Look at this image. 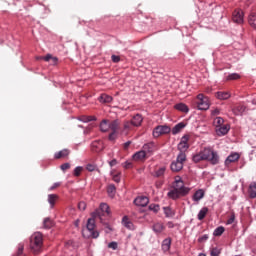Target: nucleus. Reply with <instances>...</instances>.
I'll return each mask as SVG.
<instances>
[{
  "instance_id": "obj_1",
  "label": "nucleus",
  "mask_w": 256,
  "mask_h": 256,
  "mask_svg": "<svg viewBox=\"0 0 256 256\" xmlns=\"http://www.w3.org/2000/svg\"><path fill=\"white\" fill-rule=\"evenodd\" d=\"M189 191H191V188L185 187L183 180L179 176H176L171 190L167 193V197L173 199V201H177V199L189 195Z\"/></svg>"
},
{
  "instance_id": "obj_2",
  "label": "nucleus",
  "mask_w": 256,
  "mask_h": 256,
  "mask_svg": "<svg viewBox=\"0 0 256 256\" xmlns=\"http://www.w3.org/2000/svg\"><path fill=\"white\" fill-rule=\"evenodd\" d=\"M193 163L209 161L212 165H218L219 155L211 148H204L192 156Z\"/></svg>"
},
{
  "instance_id": "obj_3",
  "label": "nucleus",
  "mask_w": 256,
  "mask_h": 256,
  "mask_svg": "<svg viewBox=\"0 0 256 256\" xmlns=\"http://www.w3.org/2000/svg\"><path fill=\"white\" fill-rule=\"evenodd\" d=\"M109 215H111V211L109 210V205L105 203L100 204V209L93 213V217L99 219L100 223H102L107 229L106 233L113 231L111 226H109V223L106 222Z\"/></svg>"
},
{
  "instance_id": "obj_4",
  "label": "nucleus",
  "mask_w": 256,
  "mask_h": 256,
  "mask_svg": "<svg viewBox=\"0 0 256 256\" xmlns=\"http://www.w3.org/2000/svg\"><path fill=\"white\" fill-rule=\"evenodd\" d=\"M30 248L37 255L43 249V234L36 232L30 238Z\"/></svg>"
},
{
  "instance_id": "obj_5",
  "label": "nucleus",
  "mask_w": 256,
  "mask_h": 256,
  "mask_svg": "<svg viewBox=\"0 0 256 256\" xmlns=\"http://www.w3.org/2000/svg\"><path fill=\"white\" fill-rule=\"evenodd\" d=\"M95 219L97 218L94 217L88 219L86 228L82 230L83 237H92V239H97V237H99V231L95 230Z\"/></svg>"
},
{
  "instance_id": "obj_6",
  "label": "nucleus",
  "mask_w": 256,
  "mask_h": 256,
  "mask_svg": "<svg viewBox=\"0 0 256 256\" xmlns=\"http://www.w3.org/2000/svg\"><path fill=\"white\" fill-rule=\"evenodd\" d=\"M195 103L197 105V109L200 111H207L209 107L211 106V103L209 102V97L204 96L203 94H198L196 96Z\"/></svg>"
},
{
  "instance_id": "obj_7",
  "label": "nucleus",
  "mask_w": 256,
  "mask_h": 256,
  "mask_svg": "<svg viewBox=\"0 0 256 256\" xmlns=\"http://www.w3.org/2000/svg\"><path fill=\"white\" fill-rule=\"evenodd\" d=\"M185 161H187V155L185 153H179L176 161L171 163V170L174 171V173H178V171L183 169Z\"/></svg>"
},
{
  "instance_id": "obj_8",
  "label": "nucleus",
  "mask_w": 256,
  "mask_h": 256,
  "mask_svg": "<svg viewBox=\"0 0 256 256\" xmlns=\"http://www.w3.org/2000/svg\"><path fill=\"white\" fill-rule=\"evenodd\" d=\"M109 131H111L109 134V141H115L117 138V131H119V121H109Z\"/></svg>"
},
{
  "instance_id": "obj_9",
  "label": "nucleus",
  "mask_w": 256,
  "mask_h": 256,
  "mask_svg": "<svg viewBox=\"0 0 256 256\" xmlns=\"http://www.w3.org/2000/svg\"><path fill=\"white\" fill-rule=\"evenodd\" d=\"M168 133H171V127L166 125H159L153 130V137H161V135H168Z\"/></svg>"
},
{
  "instance_id": "obj_10",
  "label": "nucleus",
  "mask_w": 256,
  "mask_h": 256,
  "mask_svg": "<svg viewBox=\"0 0 256 256\" xmlns=\"http://www.w3.org/2000/svg\"><path fill=\"white\" fill-rule=\"evenodd\" d=\"M142 149L146 154L151 155L157 151V144L155 142H148L143 145Z\"/></svg>"
},
{
  "instance_id": "obj_11",
  "label": "nucleus",
  "mask_w": 256,
  "mask_h": 256,
  "mask_svg": "<svg viewBox=\"0 0 256 256\" xmlns=\"http://www.w3.org/2000/svg\"><path fill=\"white\" fill-rule=\"evenodd\" d=\"M134 204L138 207H147L149 205V198L147 196H138L134 200Z\"/></svg>"
},
{
  "instance_id": "obj_12",
  "label": "nucleus",
  "mask_w": 256,
  "mask_h": 256,
  "mask_svg": "<svg viewBox=\"0 0 256 256\" xmlns=\"http://www.w3.org/2000/svg\"><path fill=\"white\" fill-rule=\"evenodd\" d=\"M92 151L94 153H101V151H103V149H105V147L103 146V141L101 140H96L94 142H92Z\"/></svg>"
},
{
  "instance_id": "obj_13",
  "label": "nucleus",
  "mask_w": 256,
  "mask_h": 256,
  "mask_svg": "<svg viewBox=\"0 0 256 256\" xmlns=\"http://www.w3.org/2000/svg\"><path fill=\"white\" fill-rule=\"evenodd\" d=\"M240 158H241V155H239V153L237 152H234L227 157V159L225 160V165H231V163H237V161H239Z\"/></svg>"
},
{
  "instance_id": "obj_14",
  "label": "nucleus",
  "mask_w": 256,
  "mask_h": 256,
  "mask_svg": "<svg viewBox=\"0 0 256 256\" xmlns=\"http://www.w3.org/2000/svg\"><path fill=\"white\" fill-rule=\"evenodd\" d=\"M232 20L234 21V23H238V24L243 23V11L235 10L233 12Z\"/></svg>"
},
{
  "instance_id": "obj_15",
  "label": "nucleus",
  "mask_w": 256,
  "mask_h": 256,
  "mask_svg": "<svg viewBox=\"0 0 256 256\" xmlns=\"http://www.w3.org/2000/svg\"><path fill=\"white\" fill-rule=\"evenodd\" d=\"M147 157H148V154L145 153L144 150L142 149L133 155V160L134 161H145V159H147Z\"/></svg>"
},
{
  "instance_id": "obj_16",
  "label": "nucleus",
  "mask_w": 256,
  "mask_h": 256,
  "mask_svg": "<svg viewBox=\"0 0 256 256\" xmlns=\"http://www.w3.org/2000/svg\"><path fill=\"white\" fill-rule=\"evenodd\" d=\"M203 197H205V191L203 189H199L193 194L192 199L195 203H199Z\"/></svg>"
},
{
  "instance_id": "obj_17",
  "label": "nucleus",
  "mask_w": 256,
  "mask_h": 256,
  "mask_svg": "<svg viewBox=\"0 0 256 256\" xmlns=\"http://www.w3.org/2000/svg\"><path fill=\"white\" fill-rule=\"evenodd\" d=\"M215 97L220 101H226V99H229L231 97V93L225 92V91H219V92H216Z\"/></svg>"
},
{
  "instance_id": "obj_18",
  "label": "nucleus",
  "mask_w": 256,
  "mask_h": 256,
  "mask_svg": "<svg viewBox=\"0 0 256 256\" xmlns=\"http://www.w3.org/2000/svg\"><path fill=\"white\" fill-rule=\"evenodd\" d=\"M152 229L156 235H161V232L165 231V225L161 222H157L152 226Z\"/></svg>"
},
{
  "instance_id": "obj_19",
  "label": "nucleus",
  "mask_w": 256,
  "mask_h": 256,
  "mask_svg": "<svg viewBox=\"0 0 256 256\" xmlns=\"http://www.w3.org/2000/svg\"><path fill=\"white\" fill-rule=\"evenodd\" d=\"M248 195L250 199L256 198V182H251L248 188Z\"/></svg>"
},
{
  "instance_id": "obj_20",
  "label": "nucleus",
  "mask_w": 256,
  "mask_h": 256,
  "mask_svg": "<svg viewBox=\"0 0 256 256\" xmlns=\"http://www.w3.org/2000/svg\"><path fill=\"white\" fill-rule=\"evenodd\" d=\"M185 123H183V122H180V123H178V124H176L173 128H172V130H171V132H172V134L173 135H177V134H179V133H181V131H183V129H185Z\"/></svg>"
},
{
  "instance_id": "obj_21",
  "label": "nucleus",
  "mask_w": 256,
  "mask_h": 256,
  "mask_svg": "<svg viewBox=\"0 0 256 256\" xmlns=\"http://www.w3.org/2000/svg\"><path fill=\"white\" fill-rule=\"evenodd\" d=\"M216 133L220 137L223 135H227L229 133V126L227 125L218 126V128H216Z\"/></svg>"
},
{
  "instance_id": "obj_22",
  "label": "nucleus",
  "mask_w": 256,
  "mask_h": 256,
  "mask_svg": "<svg viewBox=\"0 0 256 256\" xmlns=\"http://www.w3.org/2000/svg\"><path fill=\"white\" fill-rule=\"evenodd\" d=\"M130 121L135 127H140L141 123H143V116L136 114Z\"/></svg>"
},
{
  "instance_id": "obj_23",
  "label": "nucleus",
  "mask_w": 256,
  "mask_h": 256,
  "mask_svg": "<svg viewBox=\"0 0 256 256\" xmlns=\"http://www.w3.org/2000/svg\"><path fill=\"white\" fill-rule=\"evenodd\" d=\"M122 223H123L124 227H126V229H130V230L135 229V226L133 225V222H131L129 220V217H127V216L123 217Z\"/></svg>"
},
{
  "instance_id": "obj_24",
  "label": "nucleus",
  "mask_w": 256,
  "mask_h": 256,
  "mask_svg": "<svg viewBox=\"0 0 256 256\" xmlns=\"http://www.w3.org/2000/svg\"><path fill=\"white\" fill-rule=\"evenodd\" d=\"M57 199H59V196L57 194L48 195V203H50L51 208L55 207V203H57Z\"/></svg>"
},
{
  "instance_id": "obj_25",
  "label": "nucleus",
  "mask_w": 256,
  "mask_h": 256,
  "mask_svg": "<svg viewBox=\"0 0 256 256\" xmlns=\"http://www.w3.org/2000/svg\"><path fill=\"white\" fill-rule=\"evenodd\" d=\"M169 249H171V240H170V238H166L162 242V250L164 251V253H167V251H169Z\"/></svg>"
},
{
  "instance_id": "obj_26",
  "label": "nucleus",
  "mask_w": 256,
  "mask_h": 256,
  "mask_svg": "<svg viewBox=\"0 0 256 256\" xmlns=\"http://www.w3.org/2000/svg\"><path fill=\"white\" fill-rule=\"evenodd\" d=\"M98 101H100V103H111V101H113V97H111L110 95H107V94H102L98 98Z\"/></svg>"
},
{
  "instance_id": "obj_27",
  "label": "nucleus",
  "mask_w": 256,
  "mask_h": 256,
  "mask_svg": "<svg viewBox=\"0 0 256 256\" xmlns=\"http://www.w3.org/2000/svg\"><path fill=\"white\" fill-rule=\"evenodd\" d=\"M167 168L165 166L156 168L154 171V177H163Z\"/></svg>"
},
{
  "instance_id": "obj_28",
  "label": "nucleus",
  "mask_w": 256,
  "mask_h": 256,
  "mask_svg": "<svg viewBox=\"0 0 256 256\" xmlns=\"http://www.w3.org/2000/svg\"><path fill=\"white\" fill-rule=\"evenodd\" d=\"M207 213H209V208L204 207L198 213V220L203 221L205 217H207Z\"/></svg>"
},
{
  "instance_id": "obj_29",
  "label": "nucleus",
  "mask_w": 256,
  "mask_h": 256,
  "mask_svg": "<svg viewBox=\"0 0 256 256\" xmlns=\"http://www.w3.org/2000/svg\"><path fill=\"white\" fill-rule=\"evenodd\" d=\"M133 129H135V126L131 120L124 122V131H126V133H129V131H133Z\"/></svg>"
},
{
  "instance_id": "obj_30",
  "label": "nucleus",
  "mask_w": 256,
  "mask_h": 256,
  "mask_svg": "<svg viewBox=\"0 0 256 256\" xmlns=\"http://www.w3.org/2000/svg\"><path fill=\"white\" fill-rule=\"evenodd\" d=\"M69 155V150L64 149L62 151L57 152L54 157L55 159H63L64 157H67Z\"/></svg>"
},
{
  "instance_id": "obj_31",
  "label": "nucleus",
  "mask_w": 256,
  "mask_h": 256,
  "mask_svg": "<svg viewBox=\"0 0 256 256\" xmlns=\"http://www.w3.org/2000/svg\"><path fill=\"white\" fill-rule=\"evenodd\" d=\"M175 109L182 111V113H189V107L183 103L176 104Z\"/></svg>"
},
{
  "instance_id": "obj_32",
  "label": "nucleus",
  "mask_w": 256,
  "mask_h": 256,
  "mask_svg": "<svg viewBox=\"0 0 256 256\" xmlns=\"http://www.w3.org/2000/svg\"><path fill=\"white\" fill-rule=\"evenodd\" d=\"M100 131L103 133H107V131H109V120H103L100 123Z\"/></svg>"
},
{
  "instance_id": "obj_33",
  "label": "nucleus",
  "mask_w": 256,
  "mask_h": 256,
  "mask_svg": "<svg viewBox=\"0 0 256 256\" xmlns=\"http://www.w3.org/2000/svg\"><path fill=\"white\" fill-rule=\"evenodd\" d=\"M164 215L166 217H175V210L171 209V207H164Z\"/></svg>"
},
{
  "instance_id": "obj_34",
  "label": "nucleus",
  "mask_w": 256,
  "mask_h": 256,
  "mask_svg": "<svg viewBox=\"0 0 256 256\" xmlns=\"http://www.w3.org/2000/svg\"><path fill=\"white\" fill-rule=\"evenodd\" d=\"M248 22L249 25L253 27V29H256V13L250 14Z\"/></svg>"
},
{
  "instance_id": "obj_35",
  "label": "nucleus",
  "mask_w": 256,
  "mask_h": 256,
  "mask_svg": "<svg viewBox=\"0 0 256 256\" xmlns=\"http://www.w3.org/2000/svg\"><path fill=\"white\" fill-rule=\"evenodd\" d=\"M223 123H225V120H223L222 117H216V118L214 119V121H213V125H214V127H216V129H217L218 127L223 126Z\"/></svg>"
},
{
  "instance_id": "obj_36",
  "label": "nucleus",
  "mask_w": 256,
  "mask_h": 256,
  "mask_svg": "<svg viewBox=\"0 0 256 256\" xmlns=\"http://www.w3.org/2000/svg\"><path fill=\"white\" fill-rule=\"evenodd\" d=\"M97 118L95 116H81L80 117V121H82V123H89L90 121H96Z\"/></svg>"
},
{
  "instance_id": "obj_37",
  "label": "nucleus",
  "mask_w": 256,
  "mask_h": 256,
  "mask_svg": "<svg viewBox=\"0 0 256 256\" xmlns=\"http://www.w3.org/2000/svg\"><path fill=\"white\" fill-rule=\"evenodd\" d=\"M222 233H225V227L219 226L218 228H216V229L214 230L213 235H214V237H221V234H222Z\"/></svg>"
},
{
  "instance_id": "obj_38",
  "label": "nucleus",
  "mask_w": 256,
  "mask_h": 256,
  "mask_svg": "<svg viewBox=\"0 0 256 256\" xmlns=\"http://www.w3.org/2000/svg\"><path fill=\"white\" fill-rule=\"evenodd\" d=\"M38 59H43L44 61H52L53 65L57 64V58H53V56H51V54L46 55L45 57H40Z\"/></svg>"
},
{
  "instance_id": "obj_39",
  "label": "nucleus",
  "mask_w": 256,
  "mask_h": 256,
  "mask_svg": "<svg viewBox=\"0 0 256 256\" xmlns=\"http://www.w3.org/2000/svg\"><path fill=\"white\" fill-rule=\"evenodd\" d=\"M237 79H241V75L237 73H232L227 76L226 81H237Z\"/></svg>"
},
{
  "instance_id": "obj_40",
  "label": "nucleus",
  "mask_w": 256,
  "mask_h": 256,
  "mask_svg": "<svg viewBox=\"0 0 256 256\" xmlns=\"http://www.w3.org/2000/svg\"><path fill=\"white\" fill-rule=\"evenodd\" d=\"M53 226V220L50 218H45L44 219V227L45 229H51V227Z\"/></svg>"
},
{
  "instance_id": "obj_41",
  "label": "nucleus",
  "mask_w": 256,
  "mask_h": 256,
  "mask_svg": "<svg viewBox=\"0 0 256 256\" xmlns=\"http://www.w3.org/2000/svg\"><path fill=\"white\" fill-rule=\"evenodd\" d=\"M187 149H189V145L183 144L181 142L178 144V150L180 151L179 153H185Z\"/></svg>"
},
{
  "instance_id": "obj_42",
  "label": "nucleus",
  "mask_w": 256,
  "mask_h": 256,
  "mask_svg": "<svg viewBox=\"0 0 256 256\" xmlns=\"http://www.w3.org/2000/svg\"><path fill=\"white\" fill-rule=\"evenodd\" d=\"M82 172H83V167L77 166V167L74 169L73 175H74V177H79Z\"/></svg>"
},
{
  "instance_id": "obj_43",
  "label": "nucleus",
  "mask_w": 256,
  "mask_h": 256,
  "mask_svg": "<svg viewBox=\"0 0 256 256\" xmlns=\"http://www.w3.org/2000/svg\"><path fill=\"white\" fill-rule=\"evenodd\" d=\"M115 191H116L115 185L108 186L107 193L108 195H110V197H113L115 195Z\"/></svg>"
},
{
  "instance_id": "obj_44",
  "label": "nucleus",
  "mask_w": 256,
  "mask_h": 256,
  "mask_svg": "<svg viewBox=\"0 0 256 256\" xmlns=\"http://www.w3.org/2000/svg\"><path fill=\"white\" fill-rule=\"evenodd\" d=\"M119 247V244L117 242H110L108 244L109 249H113V251H117V248Z\"/></svg>"
},
{
  "instance_id": "obj_45",
  "label": "nucleus",
  "mask_w": 256,
  "mask_h": 256,
  "mask_svg": "<svg viewBox=\"0 0 256 256\" xmlns=\"http://www.w3.org/2000/svg\"><path fill=\"white\" fill-rule=\"evenodd\" d=\"M180 143L184 144V145H189V135H184L181 140Z\"/></svg>"
},
{
  "instance_id": "obj_46",
  "label": "nucleus",
  "mask_w": 256,
  "mask_h": 256,
  "mask_svg": "<svg viewBox=\"0 0 256 256\" xmlns=\"http://www.w3.org/2000/svg\"><path fill=\"white\" fill-rule=\"evenodd\" d=\"M210 255L211 256H219V255H221V251L218 248H212Z\"/></svg>"
},
{
  "instance_id": "obj_47",
  "label": "nucleus",
  "mask_w": 256,
  "mask_h": 256,
  "mask_svg": "<svg viewBox=\"0 0 256 256\" xmlns=\"http://www.w3.org/2000/svg\"><path fill=\"white\" fill-rule=\"evenodd\" d=\"M86 169H87V171L93 172V171H95L97 169V165H95V164H87L86 165Z\"/></svg>"
},
{
  "instance_id": "obj_48",
  "label": "nucleus",
  "mask_w": 256,
  "mask_h": 256,
  "mask_svg": "<svg viewBox=\"0 0 256 256\" xmlns=\"http://www.w3.org/2000/svg\"><path fill=\"white\" fill-rule=\"evenodd\" d=\"M246 109L247 108L244 105H239L236 107V111L238 112V114L245 113Z\"/></svg>"
},
{
  "instance_id": "obj_49",
  "label": "nucleus",
  "mask_w": 256,
  "mask_h": 256,
  "mask_svg": "<svg viewBox=\"0 0 256 256\" xmlns=\"http://www.w3.org/2000/svg\"><path fill=\"white\" fill-rule=\"evenodd\" d=\"M149 209H150V211H154V213H157V211H159V205H157V204H151V205L149 206Z\"/></svg>"
},
{
  "instance_id": "obj_50",
  "label": "nucleus",
  "mask_w": 256,
  "mask_h": 256,
  "mask_svg": "<svg viewBox=\"0 0 256 256\" xmlns=\"http://www.w3.org/2000/svg\"><path fill=\"white\" fill-rule=\"evenodd\" d=\"M62 171H67V169H71V164L69 163H64L60 166Z\"/></svg>"
},
{
  "instance_id": "obj_51",
  "label": "nucleus",
  "mask_w": 256,
  "mask_h": 256,
  "mask_svg": "<svg viewBox=\"0 0 256 256\" xmlns=\"http://www.w3.org/2000/svg\"><path fill=\"white\" fill-rule=\"evenodd\" d=\"M23 249H25V246L23 244H19L17 256L23 255Z\"/></svg>"
},
{
  "instance_id": "obj_52",
  "label": "nucleus",
  "mask_w": 256,
  "mask_h": 256,
  "mask_svg": "<svg viewBox=\"0 0 256 256\" xmlns=\"http://www.w3.org/2000/svg\"><path fill=\"white\" fill-rule=\"evenodd\" d=\"M221 113V110L219 108H215L214 110L211 111V115L213 117H217Z\"/></svg>"
},
{
  "instance_id": "obj_53",
  "label": "nucleus",
  "mask_w": 256,
  "mask_h": 256,
  "mask_svg": "<svg viewBox=\"0 0 256 256\" xmlns=\"http://www.w3.org/2000/svg\"><path fill=\"white\" fill-rule=\"evenodd\" d=\"M86 207H87V204H85V202H80V203L78 204V209H79L80 211H85Z\"/></svg>"
},
{
  "instance_id": "obj_54",
  "label": "nucleus",
  "mask_w": 256,
  "mask_h": 256,
  "mask_svg": "<svg viewBox=\"0 0 256 256\" xmlns=\"http://www.w3.org/2000/svg\"><path fill=\"white\" fill-rule=\"evenodd\" d=\"M207 239H209V235L204 234L202 237H200L198 239L199 243H205V241H207Z\"/></svg>"
},
{
  "instance_id": "obj_55",
  "label": "nucleus",
  "mask_w": 256,
  "mask_h": 256,
  "mask_svg": "<svg viewBox=\"0 0 256 256\" xmlns=\"http://www.w3.org/2000/svg\"><path fill=\"white\" fill-rule=\"evenodd\" d=\"M132 143H133L132 141H127L126 143H124L123 144L124 151H127L129 147H131Z\"/></svg>"
},
{
  "instance_id": "obj_56",
  "label": "nucleus",
  "mask_w": 256,
  "mask_h": 256,
  "mask_svg": "<svg viewBox=\"0 0 256 256\" xmlns=\"http://www.w3.org/2000/svg\"><path fill=\"white\" fill-rule=\"evenodd\" d=\"M235 222V215H231L230 218L227 220V225H232Z\"/></svg>"
},
{
  "instance_id": "obj_57",
  "label": "nucleus",
  "mask_w": 256,
  "mask_h": 256,
  "mask_svg": "<svg viewBox=\"0 0 256 256\" xmlns=\"http://www.w3.org/2000/svg\"><path fill=\"white\" fill-rule=\"evenodd\" d=\"M112 61L113 63H119V61H121V57L117 55H112Z\"/></svg>"
},
{
  "instance_id": "obj_58",
  "label": "nucleus",
  "mask_w": 256,
  "mask_h": 256,
  "mask_svg": "<svg viewBox=\"0 0 256 256\" xmlns=\"http://www.w3.org/2000/svg\"><path fill=\"white\" fill-rule=\"evenodd\" d=\"M57 187H61V183H60V182L54 183V184L50 187V191H54V189H57Z\"/></svg>"
},
{
  "instance_id": "obj_59",
  "label": "nucleus",
  "mask_w": 256,
  "mask_h": 256,
  "mask_svg": "<svg viewBox=\"0 0 256 256\" xmlns=\"http://www.w3.org/2000/svg\"><path fill=\"white\" fill-rule=\"evenodd\" d=\"M132 166H133V164L131 162H125L124 163V168L125 169H131Z\"/></svg>"
},
{
  "instance_id": "obj_60",
  "label": "nucleus",
  "mask_w": 256,
  "mask_h": 256,
  "mask_svg": "<svg viewBox=\"0 0 256 256\" xmlns=\"http://www.w3.org/2000/svg\"><path fill=\"white\" fill-rule=\"evenodd\" d=\"M115 165H117V160L116 159L110 161V167H113Z\"/></svg>"
},
{
  "instance_id": "obj_61",
  "label": "nucleus",
  "mask_w": 256,
  "mask_h": 256,
  "mask_svg": "<svg viewBox=\"0 0 256 256\" xmlns=\"http://www.w3.org/2000/svg\"><path fill=\"white\" fill-rule=\"evenodd\" d=\"M167 225H168L169 229H173V227H174L173 222H168Z\"/></svg>"
},
{
  "instance_id": "obj_62",
  "label": "nucleus",
  "mask_w": 256,
  "mask_h": 256,
  "mask_svg": "<svg viewBox=\"0 0 256 256\" xmlns=\"http://www.w3.org/2000/svg\"><path fill=\"white\" fill-rule=\"evenodd\" d=\"M199 256H207V255H205V254H200Z\"/></svg>"
},
{
  "instance_id": "obj_63",
  "label": "nucleus",
  "mask_w": 256,
  "mask_h": 256,
  "mask_svg": "<svg viewBox=\"0 0 256 256\" xmlns=\"http://www.w3.org/2000/svg\"><path fill=\"white\" fill-rule=\"evenodd\" d=\"M156 187H159V184H158V185H156Z\"/></svg>"
},
{
  "instance_id": "obj_64",
  "label": "nucleus",
  "mask_w": 256,
  "mask_h": 256,
  "mask_svg": "<svg viewBox=\"0 0 256 256\" xmlns=\"http://www.w3.org/2000/svg\"><path fill=\"white\" fill-rule=\"evenodd\" d=\"M156 187H159V184H158V185H156Z\"/></svg>"
}]
</instances>
